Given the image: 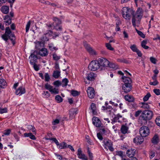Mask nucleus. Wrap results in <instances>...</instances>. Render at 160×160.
Returning <instances> with one entry per match:
<instances>
[{
    "label": "nucleus",
    "instance_id": "nucleus-63",
    "mask_svg": "<svg viewBox=\"0 0 160 160\" xmlns=\"http://www.w3.org/2000/svg\"><path fill=\"white\" fill-rule=\"evenodd\" d=\"M97 136L98 138L100 140H102L103 139L102 135L100 133H98L97 134Z\"/></svg>",
    "mask_w": 160,
    "mask_h": 160
},
{
    "label": "nucleus",
    "instance_id": "nucleus-33",
    "mask_svg": "<svg viewBox=\"0 0 160 160\" xmlns=\"http://www.w3.org/2000/svg\"><path fill=\"white\" fill-rule=\"evenodd\" d=\"M48 47L49 49L52 51L54 50H58V48L56 47H54L52 43L48 44Z\"/></svg>",
    "mask_w": 160,
    "mask_h": 160
},
{
    "label": "nucleus",
    "instance_id": "nucleus-12",
    "mask_svg": "<svg viewBox=\"0 0 160 160\" xmlns=\"http://www.w3.org/2000/svg\"><path fill=\"white\" fill-rule=\"evenodd\" d=\"M93 124L97 127H100L102 125L101 122L99 119L94 117L92 119Z\"/></svg>",
    "mask_w": 160,
    "mask_h": 160
},
{
    "label": "nucleus",
    "instance_id": "nucleus-45",
    "mask_svg": "<svg viewBox=\"0 0 160 160\" xmlns=\"http://www.w3.org/2000/svg\"><path fill=\"white\" fill-rule=\"evenodd\" d=\"M72 95L74 97H75L79 95V93L77 91L72 90L71 91Z\"/></svg>",
    "mask_w": 160,
    "mask_h": 160
},
{
    "label": "nucleus",
    "instance_id": "nucleus-15",
    "mask_svg": "<svg viewBox=\"0 0 160 160\" xmlns=\"http://www.w3.org/2000/svg\"><path fill=\"white\" fill-rule=\"evenodd\" d=\"M143 137L141 136H138L133 139V142L137 144H141L144 140Z\"/></svg>",
    "mask_w": 160,
    "mask_h": 160
},
{
    "label": "nucleus",
    "instance_id": "nucleus-60",
    "mask_svg": "<svg viewBox=\"0 0 160 160\" xmlns=\"http://www.w3.org/2000/svg\"><path fill=\"white\" fill-rule=\"evenodd\" d=\"M118 116L119 119L118 121V122H122L123 121V118L122 116L118 114Z\"/></svg>",
    "mask_w": 160,
    "mask_h": 160
},
{
    "label": "nucleus",
    "instance_id": "nucleus-30",
    "mask_svg": "<svg viewBox=\"0 0 160 160\" xmlns=\"http://www.w3.org/2000/svg\"><path fill=\"white\" fill-rule=\"evenodd\" d=\"M60 75V72L59 71L56 70L54 71L52 75L53 77L55 78H58Z\"/></svg>",
    "mask_w": 160,
    "mask_h": 160
},
{
    "label": "nucleus",
    "instance_id": "nucleus-61",
    "mask_svg": "<svg viewBox=\"0 0 160 160\" xmlns=\"http://www.w3.org/2000/svg\"><path fill=\"white\" fill-rule=\"evenodd\" d=\"M142 111L141 110H138L134 114V116L136 117H138L140 114L141 113Z\"/></svg>",
    "mask_w": 160,
    "mask_h": 160
},
{
    "label": "nucleus",
    "instance_id": "nucleus-28",
    "mask_svg": "<svg viewBox=\"0 0 160 160\" xmlns=\"http://www.w3.org/2000/svg\"><path fill=\"white\" fill-rule=\"evenodd\" d=\"M58 146V148L60 149H65L68 148V144L64 142L59 143Z\"/></svg>",
    "mask_w": 160,
    "mask_h": 160
},
{
    "label": "nucleus",
    "instance_id": "nucleus-4",
    "mask_svg": "<svg viewBox=\"0 0 160 160\" xmlns=\"http://www.w3.org/2000/svg\"><path fill=\"white\" fill-rule=\"evenodd\" d=\"M2 38L6 42L9 38L11 40L13 45H14L15 44V39L12 38H15V35L12 32L9 27H7L6 28L5 32L2 35Z\"/></svg>",
    "mask_w": 160,
    "mask_h": 160
},
{
    "label": "nucleus",
    "instance_id": "nucleus-58",
    "mask_svg": "<svg viewBox=\"0 0 160 160\" xmlns=\"http://www.w3.org/2000/svg\"><path fill=\"white\" fill-rule=\"evenodd\" d=\"M150 61L153 64H156L157 61L156 58L153 57H151L150 58Z\"/></svg>",
    "mask_w": 160,
    "mask_h": 160
},
{
    "label": "nucleus",
    "instance_id": "nucleus-8",
    "mask_svg": "<svg viewBox=\"0 0 160 160\" xmlns=\"http://www.w3.org/2000/svg\"><path fill=\"white\" fill-rule=\"evenodd\" d=\"M103 147L107 150L108 149L111 151H113V148L112 147V142L111 140L109 139L104 140L103 141Z\"/></svg>",
    "mask_w": 160,
    "mask_h": 160
},
{
    "label": "nucleus",
    "instance_id": "nucleus-23",
    "mask_svg": "<svg viewBox=\"0 0 160 160\" xmlns=\"http://www.w3.org/2000/svg\"><path fill=\"white\" fill-rule=\"evenodd\" d=\"M9 9V7L6 6H2L1 8L2 12L5 14H6L8 13Z\"/></svg>",
    "mask_w": 160,
    "mask_h": 160
},
{
    "label": "nucleus",
    "instance_id": "nucleus-49",
    "mask_svg": "<svg viewBox=\"0 0 160 160\" xmlns=\"http://www.w3.org/2000/svg\"><path fill=\"white\" fill-rule=\"evenodd\" d=\"M88 152L89 157L90 160H92L93 158L92 153L90 152L89 148L88 149Z\"/></svg>",
    "mask_w": 160,
    "mask_h": 160
},
{
    "label": "nucleus",
    "instance_id": "nucleus-29",
    "mask_svg": "<svg viewBox=\"0 0 160 160\" xmlns=\"http://www.w3.org/2000/svg\"><path fill=\"white\" fill-rule=\"evenodd\" d=\"M24 135L25 137H29L32 140H35L36 139L35 136L31 133H24Z\"/></svg>",
    "mask_w": 160,
    "mask_h": 160
},
{
    "label": "nucleus",
    "instance_id": "nucleus-35",
    "mask_svg": "<svg viewBox=\"0 0 160 160\" xmlns=\"http://www.w3.org/2000/svg\"><path fill=\"white\" fill-rule=\"evenodd\" d=\"M108 67H109L110 68H112L115 69H116L118 68V66L117 65H115V64L114 63H110V62Z\"/></svg>",
    "mask_w": 160,
    "mask_h": 160
},
{
    "label": "nucleus",
    "instance_id": "nucleus-14",
    "mask_svg": "<svg viewBox=\"0 0 160 160\" xmlns=\"http://www.w3.org/2000/svg\"><path fill=\"white\" fill-rule=\"evenodd\" d=\"M126 154L130 158H133L136 154V150L133 148L128 149L126 152Z\"/></svg>",
    "mask_w": 160,
    "mask_h": 160
},
{
    "label": "nucleus",
    "instance_id": "nucleus-38",
    "mask_svg": "<svg viewBox=\"0 0 160 160\" xmlns=\"http://www.w3.org/2000/svg\"><path fill=\"white\" fill-rule=\"evenodd\" d=\"M151 94L150 93H148L143 98V100L144 102L148 101L149 98L151 97Z\"/></svg>",
    "mask_w": 160,
    "mask_h": 160
},
{
    "label": "nucleus",
    "instance_id": "nucleus-11",
    "mask_svg": "<svg viewBox=\"0 0 160 160\" xmlns=\"http://www.w3.org/2000/svg\"><path fill=\"white\" fill-rule=\"evenodd\" d=\"M87 93L88 97L90 98H93L95 96V91L93 88L88 87L87 89Z\"/></svg>",
    "mask_w": 160,
    "mask_h": 160
},
{
    "label": "nucleus",
    "instance_id": "nucleus-2",
    "mask_svg": "<svg viewBox=\"0 0 160 160\" xmlns=\"http://www.w3.org/2000/svg\"><path fill=\"white\" fill-rule=\"evenodd\" d=\"M153 113L151 111H145L141 115L139 118V122L142 125L146 124L148 120L151 119L152 117Z\"/></svg>",
    "mask_w": 160,
    "mask_h": 160
},
{
    "label": "nucleus",
    "instance_id": "nucleus-50",
    "mask_svg": "<svg viewBox=\"0 0 160 160\" xmlns=\"http://www.w3.org/2000/svg\"><path fill=\"white\" fill-rule=\"evenodd\" d=\"M31 21H29L28 22V23L26 25V31L27 32H28V31L29 30V28H30V25H31Z\"/></svg>",
    "mask_w": 160,
    "mask_h": 160
},
{
    "label": "nucleus",
    "instance_id": "nucleus-22",
    "mask_svg": "<svg viewBox=\"0 0 160 160\" xmlns=\"http://www.w3.org/2000/svg\"><path fill=\"white\" fill-rule=\"evenodd\" d=\"M47 26L49 28H53L57 31H61L62 30V28L61 26H59L58 28H57V26H55V25H54V23L52 24L47 25Z\"/></svg>",
    "mask_w": 160,
    "mask_h": 160
},
{
    "label": "nucleus",
    "instance_id": "nucleus-1",
    "mask_svg": "<svg viewBox=\"0 0 160 160\" xmlns=\"http://www.w3.org/2000/svg\"><path fill=\"white\" fill-rule=\"evenodd\" d=\"M122 11V16L125 19H130L132 16V23L134 27L137 24H139L143 15V11L141 8H138L135 13L132 9L127 7H123Z\"/></svg>",
    "mask_w": 160,
    "mask_h": 160
},
{
    "label": "nucleus",
    "instance_id": "nucleus-47",
    "mask_svg": "<svg viewBox=\"0 0 160 160\" xmlns=\"http://www.w3.org/2000/svg\"><path fill=\"white\" fill-rule=\"evenodd\" d=\"M47 140H52L57 145V146L59 145V142L58 140L56 139V138H49L47 139Z\"/></svg>",
    "mask_w": 160,
    "mask_h": 160
},
{
    "label": "nucleus",
    "instance_id": "nucleus-17",
    "mask_svg": "<svg viewBox=\"0 0 160 160\" xmlns=\"http://www.w3.org/2000/svg\"><path fill=\"white\" fill-rule=\"evenodd\" d=\"M48 54V52L47 49L44 48L41 49L38 52V54L42 57H45L47 56Z\"/></svg>",
    "mask_w": 160,
    "mask_h": 160
},
{
    "label": "nucleus",
    "instance_id": "nucleus-19",
    "mask_svg": "<svg viewBox=\"0 0 160 160\" xmlns=\"http://www.w3.org/2000/svg\"><path fill=\"white\" fill-rule=\"evenodd\" d=\"M77 155L78 157L83 160H84L87 157L84 154H83L81 148L78 149V150Z\"/></svg>",
    "mask_w": 160,
    "mask_h": 160
},
{
    "label": "nucleus",
    "instance_id": "nucleus-20",
    "mask_svg": "<svg viewBox=\"0 0 160 160\" xmlns=\"http://www.w3.org/2000/svg\"><path fill=\"white\" fill-rule=\"evenodd\" d=\"M30 58L31 59L30 61V63L33 66L34 64H36V63L35 62H33L36 61L37 60V56L35 55L33 53H32L31 54L30 57Z\"/></svg>",
    "mask_w": 160,
    "mask_h": 160
},
{
    "label": "nucleus",
    "instance_id": "nucleus-41",
    "mask_svg": "<svg viewBox=\"0 0 160 160\" xmlns=\"http://www.w3.org/2000/svg\"><path fill=\"white\" fill-rule=\"evenodd\" d=\"M53 84L56 87H59L61 85L62 83L59 80H57L54 82L53 83Z\"/></svg>",
    "mask_w": 160,
    "mask_h": 160
},
{
    "label": "nucleus",
    "instance_id": "nucleus-6",
    "mask_svg": "<svg viewBox=\"0 0 160 160\" xmlns=\"http://www.w3.org/2000/svg\"><path fill=\"white\" fill-rule=\"evenodd\" d=\"M100 68L98 60L92 61L89 64L88 68L89 70L95 71Z\"/></svg>",
    "mask_w": 160,
    "mask_h": 160
},
{
    "label": "nucleus",
    "instance_id": "nucleus-24",
    "mask_svg": "<svg viewBox=\"0 0 160 160\" xmlns=\"http://www.w3.org/2000/svg\"><path fill=\"white\" fill-rule=\"evenodd\" d=\"M90 108L92 110V112L93 115H96L97 112L96 111V108L95 104L94 103H92L90 106Z\"/></svg>",
    "mask_w": 160,
    "mask_h": 160
},
{
    "label": "nucleus",
    "instance_id": "nucleus-13",
    "mask_svg": "<svg viewBox=\"0 0 160 160\" xmlns=\"http://www.w3.org/2000/svg\"><path fill=\"white\" fill-rule=\"evenodd\" d=\"M120 131L123 134H128L130 132L129 130V127L126 125H122Z\"/></svg>",
    "mask_w": 160,
    "mask_h": 160
},
{
    "label": "nucleus",
    "instance_id": "nucleus-56",
    "mask_svg": "<svg viewBox=\"0 0 160 160\" xmlns=\"http://www.w3.org/2000/svg\"><path fill=\"white\" fill-rule=\"evenodd\" d=\"M7 112V109L6 108H0V114H3Z\"/></svg>",
    "mask_w": 160,
    "mask_h": 160
},
{
    "label": "nucleus",
    "instance_id": "nucleus-48",
    "mask_svg": "<svg viewBox=\"0 0 160 160\" xmlns=\"http://www.w3.org/2000/svg\"><path fill=\"white\" fill-rule=\"evenodd\" d=\"M142 107L143 108L148 109L150 108L149 105L147 103L142 102Z\"/></svg>",
    "mask_w": 160,
    "mask_h": 160
},
{
    "label": "nucleus",
    "instance_id": "nucleus-55",
    "mask_svg": "<svg viewBox=\"0 0 160 160\" xmlns=\"http://www.w3.org/2000/svg\"><path fill=\"white\" fill-rule=\"evenodd\" d=\"M156 123L157 125L160 126V116L158 117L155 120Z\"/></svg>",
    "mask_w": 160,
    "mask_h": 160
},
{
    "label": "nucleus",
    "instance_id": "nucleus-40",
    "mask_svg": "<svg viewBox=\"0 0 160 160\" xmlns=\"http://www.w3.org/2000/svg\"><path fill=\"white\" fill-rule=\"evenodd\" d=\"M136 30L138 34L142 38H145V35L141 31L138 30L136 28Z\"/></svg>",
    "mask_w": 160,
    "mask_h": 160
},
{
    "label": "nucleus",
    "instance_id": "nucleus-36",
    "mask_svg": "<svg viewBox=\"0 0 160 160\" xmlns=\"http://www.w3.org/2000/svg\"><path fill=\"white\" fill-rule=\"evenodd\" d=\"M11 132V130L10 129H8L6 130H5L3 131V135H2V136H4V135L8 136L10 132Z\"/></svg>",
    "mask_w": 160,
    "mask_h": 160
},
{
    "label": "nucleus",
    "instance_id": "nucleus-3",
    "mask_svg": "<svg viewBox=\"0 0 160 160\" xmlns=\"http://www.w3.org/2000/svg\"><path fill=\"white\" fill-rule=\"evenodd\" d=\"M122 79L124 83L122 86V89L123 91L125 93L130 92L132 89V81L131 78L127 77L122 76Z\"/></svg>",
    "mask_w": 160,
    "mask_h": 160
},
{
    "label": "nucleus",
    "instance_id": "nucleus-59",
    "mask_svg": "<svg viewBox=\"0 0 160 160\" xmlns=\"http://www.w3.org/2000/svg\"><path fill=\"white\" fill-rule=\"evenodd\" d=\"M158 82L157 80H154L153 82H149V84L150 85L156 86L158 85Z\"/></svg>",
    "mask_w": 160,
    "mask_h": 160
},
{
    "label": "nucleus",
    "instance_id": "nucleus-25",
    "mask_svg": "<svg viewBox=\"0 0 160 160\" xmlns=\"http://www.w3.org/2000/svg\"><path fill=\"white\" fill-rule=\"evenodd\" d=\"M159 141V137L157 135H155L152 140V142L154 144H157Z\"/></svg>",
    "mask_w": 160,
    "mask_h": 160
},
{
    "label": "nucleus",
    "instance_id": "nucleus-16",
    "mask_svg": "<svg viewBox=\"0 0 160 160\" xmlns=\"http://www.w3.org/2000/svg\"><path fill=\"white\" fill-rule=\"evenodd\" d=\"M15 92L16 95H21L25 93V88L24 87L22 86L20 87L18 89L16 90Z\"/></svg>",
    "mask_w": 160,
    "mask_h": 160
},
{
    "label": "nucleus",
    "instance_id": "nucleus-51",
    "mask_svg": "<svg viewBox=\"0 0 160 160\" xmlns=\"http://www.w3.org/2000/svg\"><path fill=\"white\" fill-rule=\"evenodd\" d=\"M106 46L107 48L110 50H113L114 48L112 47L111 45L109 43H107L106 44Z\"/></svg>",
    "mask_w": 160,
    "mask_h": 160
},
{
    "label": "nucleus",
    "instance_id": "nucleus-32",
    "mask_svg": "<svg viewBox=\"0 0 160 160\" xmlns=\"http://www.w3.org/2000/svg\"><path fill=\"white\" fill-rule=\"evenodd\" d=\"M147 43V41L146 40H144L141 42L142 47L145 49H148L149 47L148 46H146V45Z\"/></svg>",
    "mask_w": 160,
    "mask_h": 160
},
{
    "label": "nucleus",
    "instance_id": "nucleus-34",
    "mask_svg": "<svg viewBox=\"0 0 160 160\" xmlns=\"http://www.w3.org/2000/svg\"><path fill=\"white\" fill-rule=\"evenodd\" d=\"M68 79L66 78H65L62 81V87H64L65 86H66L67 85L68 83Z\"/></svg>",
    "mask_w": 160,
    "mask_h": 160
},
{
    "label": "nucleus",
    "instance_id": "nucleus-44",
    "mask_svg": "<svg viewBox=\"0 0 160 160\" xmlns=\"http://www.w3.org/2000/svg\"><path fill=\"white\" fill-rule=\"evenodd\" d=\"M55 100L59 102H61L62 101V97L59 95L56 96L55 98Z\"/></svg>",
    "mask_w": 160,
    "mask_h": 160
},
{
    "label": "nucleus",
    "instance_id": "nucleus-37",
    "mask_svg": "<svg viewBox=\"0 0 160 160\" xmlns=\"http://www.w3.org/2000/svg\"><path fill=\"white\" fill-rule=\"evenodd\" d=\"M42 95H43V97L44 98H48L50 96V94L49 93V92L48 91H43V92L42 93Z\"/></svg>",
    "mask_w": 160,
    "mask_h": 160
},
{
    "label": "nucleus",
    "instance_id": "nucleus-43",
    "mask_svg": "<svg viewBox=\"0 0 160 160\" xmlns=\"http://www.w3.org/2000/svg\"><path fill=\"white\" fill-rule=\"evenodd\" d=\"M131 49L134 52H136L138 50L135 44L131 45L130 47Z\"/></svg>",
    "mask_w": 160,
    "mask_h": 160
},
{
    "label": "nucleus",
    "instance_id": "nucleus-57",
    "mask_svg": "<svg viewBox=\"0 0 160 160\" xmlns=\"http://www.w3.org/2000/svg\"><path fill=\"white\" fill-rule=\"evenodd\" d=\"M153 92L157 95H160V90L158 89H154L153 90Z\"/></svg>",
    "mask_w": 160,
    "mask_h": 160
},
{
    "label": "nucleus",
    "instance_id": "nucleus-53",
    "mask_svg": "<svg viewBox=\"0 0 160 160\" xmlns=\"http://www.w3.org/2000/svg\"><path fill=\"white\" fill-rule=\"evenodd\" d=\"M116 155L120 156L122 158L123 156V153L122 151H118L116 152Z\"/></svg>",
    "mask_w": 160,
    "mask_h": 160
},
{
    "label": "nucleus",
    "instance_id": "nucleus-26",
    "mask_svg": "<svg viewBox=\"0 0 160 160\" xmlns=\"http://www.w3.org/2000/svg\"><path fill=\"white\" fill-rule=\"evenodd\" d=\"M53 20L54 21V25L55 26H57V28H58V25L60 24L61 23V21L58 18L56 17H54L53 18Z\"/></svg>",
    "mask_w": 160,
    "mask_h": 160
},
{
    "label": "nucleus",
    "instance_id": "nucleus-52",
    "mask_svg": "<svg viewBox=\"0 0 160 160\" xmlns=\"http://www.w3.org/2000/svg\"><path fill=\"white\" fill-rule=\"evenodd\" d=\"M52 56L53 59L56 61L58 60L60 58V56H57L55 53L53 54Z\"/></svg>",
    "mask_w": 160,
    "mask_h": 160
},
{
    "label": "nucleus",
    "instance_id": "nucleus-5",
    "mask_svg": "<svg viewBox=\"0 0 160 160\" xmlns=\"http://www.w3.org/2000/svg\"><path fill=\"white\" fill-rule=\"evenodd\" d=\"M100 67L101 69L105 67H108L109 65V62L106 58H101L98 59V60Z\"/></svg>",
    "mask_w": 160,
    "mask_h": 160
},
{
    "label": "nucleus",
    "instance_id": "nucleus-31",
    "mask_svg": "<svg viewBox=\"0 0 160 160\" xmlns=\"http://www.w3.org/2000/svg\"><path fill=\"white\" fill-rule=\"evenodd\" d=\"M50 90V92L52 94H56L59 93L58 89L56 87H55L54 88H52V89Z\"/></svg>",
    "mask_w": 160,
    "mask_h": 160
},
{
    "label": "nucleus",
    "instance_id": "nucleus-39",
    "mask_svg": "<svg viewBox=\"0 0 160 160\" xmlns=\"http://www.w3.org/2000/svg\"><path fill=\"white\" fill-rule=\"evenodd\" d=\"M45 87L46 89L48 90L50 92V90L52 89L53 87L47 83L45 84Z\"/></svg>",
    "mask_w": 160,
    "mask_h": 160
},
{
    "label": "nucleus",
    "instance_id": "nucleus-64",
    "mask_svg": "<svg viewBox=\"0 0 160 160\" xmlns=\"http://www.w3.org/2000/svg\"><path fill=\"white\" fill-rule=\"evenodd\" d=\"M13 136L14 138L17 140V141H18L19 140V138L18 136V135L16 133L13 134Z\"/></svg>",
    "mask_w": 160,
    "mask_h": 160
},
{
    "label": "nucleus",
    "instance_id": "nucleus-54",
    "mask_svg": "<svg viewBox=\"0 0 160 160\" xmlns=\"http://www.w3.org/2000/svg\"><path fill=\"white\" fill-rule=\"evenodd\" d=\"M119 119L118 116V114H117L115 117L112 120V123L113 124V122H118Z\"/></svg>",
    "mask_w": 160,
    "mask_h": 160
},
{
    "label": "nucleus",
    "instance_id": "nucleus-62",
    "mask_svg": "<svg viewBox=\"0 0 160 160\" xmlns=\"http://www.w3.org/2000/svg\"><path fill=\"white\" fill-rule=\"evenodd\" d=\"M33 67L35 70L36 71H38L39 70V67L36 64H34V65L33 66Z\"/></svg>",
    "mask_w": 160,
    "mask_h": 160
},
{
    "label": "nucleus",
    "instance_id": "nucleus-46",
    "mask_svg": "<svg viewBox=\"0 0 160 160\" xmlns=\"http://www.w3.org/2000/svg\"><path fill=\"white\" fill-rule=\"evenodd\" d=\"M45 80L46 82H49L50 80V77L48 73H46L45 75Z\"/></svg>",
    "mask_w": 160,
    "mask_h": 160
},
{
    "label": "nucleus",
    "instance_id": "nucleus-18",
    "mask_svg": "<svg viewBox=\"0 0 160 160\" xmlns=\"http://www.w3.org/2000/svg\"><path fill=\"white\" fill-rule=\"evenodd\" d=\"M77 110L74 108H72L70 109L69 111V118L72 119L74 118L76 115L77 114Z\"/></svg>",
    "mask_w": 160,
    "mask_h": 160
},
{
    "label": "nucleus",
    "instance_id": "nucleus-10",
    "mask_svg": "<svg viewBox=\"0 0 160 160\" xmlns=\"http://www.w3.org/2000/svg\"><path fill=\"white\" fill-rule=\"evenodd\" d=\"M97 77V75L96 73L91 72L86 74L85 78L89 81H92L95 80Z\"/></svg>",
    "mask_w": 160,
    "mask_h": 160
},
{
    "label": "nucleus",
    "instance_id": "nucleus-9",
    "mask_svg": "<svg viewBox=\"0 0 160 160\" xmlns=\"http://www.w3.org/2000/svg\"><path fill=\"white\" fill-rule=\"evenodd\" d=\"M83 44L85 48L90 54L93 55L95 54H96L95 50L93 49L92 48L90 47V46L86 42H84Z\"/></svg>",
    "mask_w": 160,
    "mask_h": 160
},
{
    "label": "nucleus",
    "instance_id": "nucleus-42",
    "mask_svg": "<svg viewBox=\"0 0 160 160\" xmlns=\"http://www.w3.org/2000/svg\"><path fill=\"white\" fill-rule=\"evenodd\" d=\"M0 84L2 86H5L7 85V83L5 80L3 79H0Z\"/></svg>",
    "mask_w": 160,
    "mask_h": 160
},
{
    "label": "nucleus",
    "instance_id": "nucleus-7",
    "mask_svg": "<svg viewBox=\"0 0 160 160\" xmlns=\"http://www.w3.org/2000/svg\"><path fill=\"white\" fill-rule=\"evenodd\" d=\"M139 132L142 137H145L149 134L150 131L148 127L146 126L142 127L139 129Z\"/></svg>",
    "mask_w": 160,
    "mask_h": 160
},
{
    "label": "nucleus",
    "instance_id": "nucleus-27",
    "mask_svg": "<svg viewBox=\"0 0 160 160\" xmlns=\"http://www.w3.org/2000/svg\"><path fill=\"white\" fill-rule=\"evenodd\" d=\"M124 98L126 101H128V102H132L134 101V98L131 95H126L125 96Z\"/></svg>",
    "mask_w": 160,
    "mask_h": 160
},
{
    "label": "nucleus",
    "instance_id": "nucleus-21",
    "mask_svg": "<svg viewBox=\"0 0 160 160\" xmlns=\"http://www.w3.org/2000/svg\"><path fill=\"white\" fill-rule=\"evenodd\" d=\"M4 19V22L6 25H8L11 23V20L10 17L9 16H5Z\"/></svg>",
    "mask_w": 160,
    "mask_h": 160
}]
</instances>
